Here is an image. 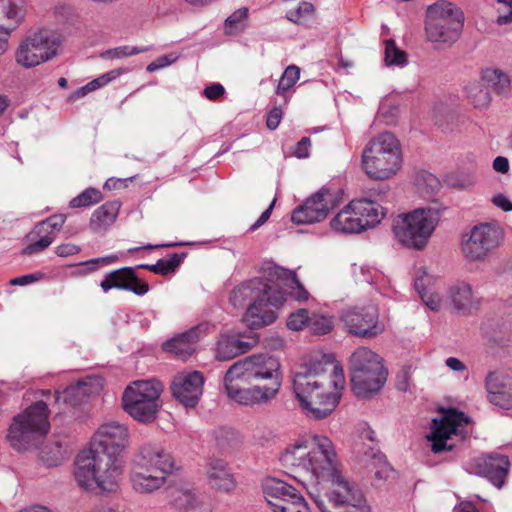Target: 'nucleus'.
<instances>
[{
	"mask_svg": "<svg viewBox=\"0 0 512 512\" xmlns=\"http://www.w3.org/2000/svg\"><path fill=\"white\" fill-rule=\"evenodd\" d=\"M186 253H173L169 259H159L155 264H142L139 267L160 275L173 272L183 261Z\"/></svg>",
	"mask_w": 512,
	"mask_h": 512,
	"instance_id": "nucleus-38",
	"label": "nucleus"
},
{
	"mask_svg": "<svg viewBox=\"0 0 512 512\" xmlns=\"http://www.w3.org/2000/svg\"><path fill=\"white\" fill-rule=\"evenodd\" d=\"M225 93V88L220 83H213L203 90L204 96L209 100H217Z\"/></svg>",
	"mask_w": 512,
	"mask_h": 512,
	"instance_id": "nucleus-60",
	"label": "nucleus"
},
{
	"mask_svg": "<svg viewBox=\"0 0 512 512\" xmlns=\"http://www.w3.org/2000/svg\"><path fill=\"white\" fill-rule=\"evenodd\" d=\"M281 384L280 363L268 354L251 355L235 362L223 377L227 397L243 406L268 404L279 393Z\"/></svg>",
	"mask_w": 512,
	"mask_h": 512,
	"instance_id": "nucleus-2",
	"label": "nucleus"
},
{
	"mask_svg": "<svg viewBox=\"0 0 512 512\" xmlns=\"http://www.w3.org/2000/svg\"><path fill=\"white\" fill-rule=\"evenodd\" d=\"M373 465L375 468L374 475L379 480H386L393 473V469L386 462L385 456L380 452H373Z\"/></svg>",
	"mask_w": 512,
	"mask_h": 512,
	"instance_id": "nucleus-50",
	"label": "nucleus"
},
{
	"mask_svg": "<svg viewBox=\"0 0 512 512\" xmlns=\"http://www.w3.org/2000/svg\"><path fill=\"white\" fill-rule=\"evenodd\" d=\"M22 18L21 0H0V54L7 50L10 33Z\"/></svg>",
	"mask_w": 512,
	"mask_h": 512,
	"instance_id": "nucleus-21",
	"label": "nucleus"
},
{
	"mask_svg": "<svg viewBox=\"0 0 512 512\" xmlns=\"http://www.w3.org/2000/svg\"><path fill=\"white\" fill-rule=\"evenodd\" d=\"M441 216V210L435 206L418 208L399 215L393 224L395 239L409 249H423Z\"/></svg>",
	"mask_w": 512,
	"mask_h": 512,
	"instance_id": "nucleus-7",
	"label": "nucleus"
},
{
	"mask_svg": "<svg viewBox=\"0 0 512 512\" xmlns=\"http://www.w3.org/2000/svg\"><path fill=\"white\" fill-rule=\"evenodd\" d=\"M467 96L476 108H485L490 104L489 90L482 83H472L466 87Z\"/></svg>",
	"mask_w": 512,
	"mask_h": 512,
	"instance_id": "nucleus-40",
	"label": "nucleus"
},
{
	"mask_svg": "<svg viewBox=\"0 0 512 512\" xmlns=\"http://www.w3.org/2000/svg\"><path fill=\"white\" fill-rule=\"evenodd\" d=\"M310 317L306 309H298L289 315L287 327L293 331H300L304 327L309 328Z\"/></svg>",
	"mask_w": 512,
	"mask_h": 512,
	"instance_id": "nucleus-48",
	"label": "nucleus"
},
{
	"mask_svg": "<svg viewBox=\"0 0 512 512\" xmlns=\"http://www.w3.org/2000/svg\"><path fill=\"white\" fill-rule=\"evenodd\" d=\"M284 301V293L268 284L265 296H260L249 305L243 316L244 323L251 329L271 324L276 319V310Z\"/></svg>",
	"mask_w": 512,
	"mask_h": 512,
	"instance_id": "nucleus-15",
	"label": "nucleus"
},
{
	"mask_svg": "<svg viewBox=\"0 0 512 512\" xmlns=\"http://www.w3.org/2000/svg\"><path fill=\"white\" fill-rule=\"evenodd\" d=\"M217 445L224 449L232 445L236 439V432L231 428L221 427L214 431Z\"/></svg>",
	"mask_w": 512,
	"mask_h": 512,
	"instance_id": "nucleus-51",
	"label": "nucleus"
},
{
	"mask_svg": "<svg viewBox=\"0 0 512 512\" xmlns=\"http://www.w3.org/2000/svg\"><path fill=\"white\" fill-rule=\"evenodd\" d=\"M48 405L44 400L34 402V437L46 435L50 430Z\"/></svg>",
	"mask_w": 512,
	"mask_h": 512,
	"instance_id": "nucleus-37",
	"label": "nucleus"
},
{
	"mask_svg": "<svg viewBox=\"0 0 512 512\" xmlns=\"http://www.w3.org/2000/svg\"><path fill=\"white\" fill-rule=\"evenodd\" d=\"M285 504L286 506L276 505V512H311L302 494L300 499H294L292 502Z\"/></svg>",
	"mask_w": 512,
	"mask_h": 512,
	"instance_id": "nucleus-52",
	"label": "nucleus"
},
{
	"mask_svg": "<svg viewBox=\"0 0 512 512\" xmlns=\"http://www.w3.org/2000/svg\"><path fill=\"white\" fill-rule=\"evenodd\" d=\"M268 283L261 279H253L234 288L230 294L229 301L234 307H242L247 301H255L267 293Z\"/></svg>",
	"mask_w": 512,
	"mask_h": 512,
	"instance_id": "nucleus-27",
	"label": "nucleus"
},
{
	"mask_svg": "<svg viewBox=\"0 0 512 512\" xmlns=\"http://www.w3.org/2000/svg\"><path fill=\"white\" fill-rule=\"evenodd\" d=\"M283 112L280 108L274 107L267 116L266 125L270 130H275L282 119Z\"/></svg>",
	"mask_w": 512,
	"mask_h": 512,
	"instance_id": "nucleus-62",
	"label": "nucleus"
},
{
	"mask_svg": "<svg viewBox=\"0 0 512 512\" xmlns=\"http://www.w3.org/2000/svg\"><path fill=\"white\" fill-rule=\"evenodd\" d=\"M95 381L92 379H86L78 381L75 385L69 386L64 391V401L72 404H77L83 401V399L90 394L95 392L93 388Z\"/></svg>",
	"mask_w": 512,
	"mask_h": 512,
	"instance_id": "nucleus-35",
	"label": "nucleus"
},
{
	"mask_svg": "<svg viewBox=\"0 0 512 512\" xmlns=\"http://www.w3.org/2000/svg\"><path fill=\"white\" fill-rule=\"evenodd\" d=\"M510 462L507 456L489 454L480 457L475 463V473L487 478L493 485L501 488L508 474Z\"/></svg>",
	"mask_w": 512,
	"mask_h": 512,
	"instance_id": "nucleus-19",
	"label": "nucleus"
},
{
	"mask_svg": "<svg viewBox=\"0 0 512 512\" xmlns=\"http://www.w3.org/2000/svg\"><path fill=\"white\" fill-rule=\"evenodd\" d=\"M485 386L491 404L503 409L512 408V372H490Z\"/></svg>",
	"mask_w": 512,
	"mask_h": 512,
	"instance_id": "nucleus-17",
	"label": "nucleus"
},
{
	"mask_svg": "<svg viewBox=\"0 0 512 512\" xmlns=\"http://www.w3.org/2000/svg\"><path fill=\"white\" fill-rule=\"evenodd\" d=\"M294 273L289 269H285L277 265H268L264 269V275L267 282L280 287L281 284L287 285L289 281H294Z\"/></svg>",
	"mask_w": 512,
	"mask_h": 512,
	"instance_id": "nucleus-39",
	"label": "nucleus"
},
{
	"mask_svg": "<svg viewBox=\"0 0 512 512\" xmlns=\"http://www.w3.org/2000/svg\"><path fill=\"white\" fill-rule=\"evenodd\" d=\"M163 385L157 379L137 380L128 385L122 395L124 411L142 423L153 422L162 407Z\"/></svg>",
	"mask_w": 512,
	"mask_h": 512,
	"instance_id": "nucleus-9",
	"label": "nucleus"
},
{
	"mask_svg": "<svg viewBox=\"0 0 512 512\" xmlns=\"http://www.w3.org/2000/svg\"><path fill=\"white\" fill-rule=\"evenodd\" d=\"M123 290L131 291L136 295H144L149 290V285L137 278L135 271L133 270V280H130L127 285H121Z\"/></svg>",
	"mask_w": 512,
	"mask_h": 512,
	"instance_id": "nucleus-55",
	"label": "nucleus"
},
{
	"mask_svg": "<svg viewBox=\"0 0 512 512\" xmlns=\"http://www.w3.org/2000/svg\"><path fill=\"white\" fill-rule=\"evenodd\" d=\"M424 304L432 311H440L442 308V299L433 289L429 290L421 296Z\"/></svg>",
	"mask_w": 512,
	"mask_h": 512,
	"instance_id": "nucleus-56",
	"label": "nucleus"
},
{
	"mask_svg": "<svg viewBox=\"0 0 512 512\" xmlns=\"http://www.w3.org/2000/svg\"><path fill=\"white\" fill-rule=\"evenodd\" d=\"M498 2L501 7L499 8L497 23L499 25L512 23V0H498Z\"/></svg>",
	"mask_w": 512,
	"mask_h": 512,
	"instance_id": "nucleus-54",
	"label": "nucleus"
},
{
	"mask_svg": "<svg viewBox=\"0 0 512 512\" xmlns=\"http://www.w3.org/2000/svg\"><path fill=\"white\" fill-rule=\"evenodd\" d=\"M403 163L399 140L390 132L372 138L362 152V168L374 180L396 175Z\"/></svg>",
	"mask_w": 512,
	"mask_h": 512,
	"instance_id": "nucleus-5",
	"label": "nucleus"
},
{
	"mask_svg": "<svg viewBox=\"0 0 512 512\" xmlns=\"http://www.w3.org/2000/svg\"><path fill=\"white\" fill-rule=\"evenodd\" d=\"M350 378L357 397L378 392L386 382L387 371L381 358L367 347H359L350 357Z\"/></svg>",
	"mask_w": 512,
	"mask_h": 512,
	"instance_id": "nucleus-8",
	"label": "nucleus"
},
{
	"mask_svg": "<svg viewBox=\"0 0 512 512\" xmlns=\"http://www.w3.org/2000/svg\"><path fill=\"white\" fill-rule=\"evenodd\" d=\"M342 200L340 190L332 191L322 187L306 201L294 209L291 220L296 224H310L325 219L330 210L336 208Z\"/></svg>",
	"mask_w": 512,
	"mask_h": 512,
	"instance_id": "nucleus-12",
	"label": "nucleus"
},
{
	"mask_svg": "<svg viewBox=\"0 0 512 512\" xmlns=\"http://www.w3.org/2000/svg\"><path fill=\"white\" fill-rule=\"evenodd\" d=\"M505 239L504 229L496 223L474 225L461 237V253L469 263H481L499 249Z\"/></svg>",
	"mask_w": 512,
	"mask_h": 512,
	"instance_id": "nucleus-10",
	"label": "nucleus"
},
{
	"mask_svg": "<svg viewBox=\"0 0 512 512\" xmlns=\"http://www.w3.org/2000/svg\"><path fill=\"white\" fill-rule=\"evenodd\" d=\"M384 61L387 66H404L407 62V55L404 51L396 47L395 42L393 40H387L385 42Z\"/></svg>",
	"mask_w": 512,
	"mask_h": 512,
	"instance_id": "nucleus-44",
	"label": "nucleus"
},
{
	"mask_svg": "<svg viewBox=\"0 0 512 512\" xmlns=\"http://www.w3.org/2000/svg\"><path fill=\"white\" fill-rule=\"evenodd\" d=\"M126 72L124 68H118L111 70L107 73L102 74L101 76L95 78L94 80L87 83V88L90 89L92 92L106 86L113 80L117 79L121 75H123Z\"/></svg>",
	"mask_w": 512,
	"mask_h": 512,
	"instance_id": "nucleus-49",
	"label": "nucleus"
},
{
	"mask_svg": "<svg viewBox=\"0 0 512 512\" xmlns=\"http://www.w3.org/2000/svg\"><path fill=\"white\" fill-rule=\"evenodd\" d=\"M122 474V460H116L91 447L80 451L75 459V480L82 489L89 492H117Z\"/></svg>",
	"mask_w": 512,
	"mask_h": 512,
	"instance_id": "nucleus-3",
	"label": "nucleus"
},
{
	"mask_svg": "<svg viewBox=\"0 0 512 512\" xmlns=\"http://www.w3.org/2000/svg\"><path fill=\"white\" fill-rule=\"evenodd\" d=\"M63 42L56 30L41 29L34 33V67L54 58Z\"/></svg>",
	"mask_w": 512,
	"mask_h": 512,
	"instance_id": "nucleus-23",
	"label": "nucleus"
},
{
	"mask_svg": "<svg viewBox=\"0 0 512 512\" xmlns=\"http://www.w3.org/2000/svg\"><path fill=\"white\" fill-rule=\"evenodd\" d=\"M38 458L46 467L59 465L63 458L62 443L56 439L38 447Z\"/></svg>",
	"mask_w": 512,
	"mask_h": 512,
	"instance_id": "nucleus-33",
	"label": "nucleus"
},
{
	"mask_svg": "<svg viewBox=\"0 0 512 512\" xmlns=\"http://www.w3.org/2000/svg\"><path fill=\"white\" fill-rule=\"evenodd\" d=\"M351 207H354L358 219L361 220L363 230L379 224L385 216L384 208L370 199L352 200Z\"/></svg>",
	"mask_w": 512,
	"mask_h": 512,
	"instance_id": "nucleus-28",
	"label": "nucleus"
},
{
	"mask_svg": "<svg viewBox=\"0 0 512 512\" xmlns=\"http://www.w3.org/2000/svg\"><path fill=\"white\" fill-rule=\"evenodd\" d=\"M205 378L199 371H183L176 374L170 385L172 396L185 407L193 408L203 393Z\"/></svg>",
	"mask_w": 512,
	"mask_h": 512,
	"instance_id": "nucleus-16",
	"label": "nucleus"
},
{
	"mask_svg": "<svg viewBox=\"0 0 512 512\" xmlns=\"http://www.w3.org/2000/svg\"><path fill=\"white\" fill-rule=\"evenodd\" d=\"M469 423L470 419L463 412L454 409L445 412L440 419H433L431 432L427 436L428 441L431 442V450L434 453L452 450L453 444L448 443L451 436L455 435L464 439L467 435L464 426Z\"/></svg>",
	"mask_w": 512,
	"mask_h": 512,
	"instance_id": "nucleus-11",
	"label": "nucleus"
},
{
	"mask_svg": "<svg viewBox=\"0 0 512 512\" xmlns=\"http://www.w3.org/2000/svg\"><path fill=\"white\" fill-rule=\"evenodd\" d=\"M175 469L170 452L158 444L144 443L133 458L130 483L137 493L149 494L161 488Z\"/></svg>",
	"mask_w": 512,
	"mask_h": 512,
	"instance_id": "nucleus-4",
	"label": "nucleus"
},
{
	"mask_svg": "<svg viewBox=\"0 0 512 512\" xmlns=\"http://www.w3.org/2000/svg\"><path fill=\"white\" fill-rule=\"evenodd\" d=\"M207 326L200 324L188 331L177 335L163 344L165 351L175 356L187 359L194 352V345L206 334Z\"/></svg>",
	"mask_w": 512,
	"mask_h": 512,
	"instance_id": "nucleus-24",
	"label": "nucleus"
},
{
	"mask_svg": "<svg viewBox=\"0 0 512 512\" xmlns=\"http://www.w3.org/2000/svg\"><path fill=\"white\" fill-rule=\"evenodd\" d=\"M65 219L63 214H57L36 225L39 239L34 240V252L44 250L53 242L56 232L63 226Z\"/></svg>",
	"mask_w": 512,
	"mask_h": 512,
	"instance_id": "nucleus-29",
	"label": "nucleus"
},
{
	"mask_svg": "<svg viewBox=\"0 0 512 512\" xmlns=\"http://www.w3.org/2000/svg\"><path fill=\"white\" fill-rule=\"evenodd\" d=\"M448 297L454 309L461 312H471L477 309L480 301L474 294L472 286L465 281H459L448 289Z\"/></svg>",
	"mask_w": 512,
	"mask_h": 512,
	"instance_id": "nucleus-26",
	"label": "nucleus"
},
{
	"mask_svg": "<svg viewBox=\"0 0 512 512\" xmlns=\"http://www.w3.org/2000/svg\"><path fill=\"white\" fill-rule=\"evenodd\" d=\"M8 440L18 451H26L32 444V405L27 406L13 418Z\"/></svg>",
	"mask_w": 512,
	"mask_h": 512,
	"instance_id": "nucleus-20",
	"label": "nucleus"
},
{
	"mask_svg": "<svg viewBox=\"0 0 512 512\" xmlns=\"http://www.w3.org/2000/svg\"><path fill=\"white\" fill-rule=\"evenodd\" d=\"M334 327L333 318L323 314H312L309 322V329L314 335H325Z\"/></svg>",
	"mask_w": 512,
	"mask_h": 512,
	"instance_id": "nucleus-42",
	"label": "nucleus"
},
{
	"mask_svg": "<svg viewBox=\"0 0 512 512\" xmlns=\"http://www.w3.org/2000/svg\"><path fill=\"white\" fill-rule=\"evenodd\" d=\"M331 228L339 233H359L363 231L361 220L358 219L351 207V202L346 205L330 222Z\"/></svg>",
	"mask_w": 512,
	"mask_h": 512,
	"instance_id": "nucleus-31",
	"label": "nucleus"
},
{
	"mask_svg": "<svg viewBox=\"0 0 512 512\" xmlns=\"http://www.w3.org/2000/svg\"><path fill=\"white\" fill-rule=\"evenodd\" d=\"M102 200L101 192L96 188H87L78 196L74 197L69 205L71 208H81L96 204Z\"/></svg>",
	"mask_w": 512,
	"mask_h": 512,
	"instance_id": "nucleus-43",
	"label": "nucleus"
},
{
	"mask_svg": "<svg viewBox=\"0 0 512 512\" xmlns=\"http://www.w3.org/2000/svg\"><path fill=\"white\" fill-rule=\"evenodd\" d=\"M149 51V47L143 46H119L115 48L108 49L100 53V57L105 60H114V59H122L134 55H138L144 52Z\"/></svg>",
	"mask_w": 512,
	"mask_h": 512,
	"instance_id": "nucleus-41",
	"label": "nucleus"
},
{
	"mask_svg": "<svg viewBox=\"0 0 512 512\" xmlns=\"http://www.w3.org/2000/svg\"><path fill=\"white\" fill-rule=\"evenodd\" d=\"M129 441V429L124 423L107 421L94 432L89 447L121 460V454L128 447Z\"/></svg>",
	"mask_w": 512,
	"mask_h": 512,
	"instance_id": "nucleus-14",
	"label": "nucleus"
},
{
	"mask_svg": "<svg viewBox=\"0 0 512 512\" xmlns=\"http://www.w3.org/2000/svg\"><path fill=\"white\" fill-rule=\"evenodd\" d=\"M205 475L209 486L220 492H230L236 487L234 476L222 459H209L205 465Z\"/></svg>",
	"mask_w": 512,
	"mask_h": 512,
	"instance_id": "nucleus-25",
	"label": "nucleus"
},
{
	"mask_svg": "<svg viewBox=\"0 0 512 512\" xmlns=\"http://www.w3.org/2000/svg\"><path fill=\"white\" fill-rule=\"evenodd\" d=\"M311 146V140L309 137H303L295 146L294 156L302 159L309 156V149Z\"/></svg>",
	"mask_w": 512,
	"mask_h": 512,
	"instance_id": "nucleus-61",
	"label": "nucleus"
},
{
	"mask_svg": "<svg viewBox=\"0 0 512 512\" xmlns=\"http://www.w3.org/2000/svg\"><path fill=\"white\" fill-rule=\"evenodd\" d=\"M117 259V255H109L105 257L90 259L88 261L82 262L81 265L88 266L89 271H94L97 269L98 265H109L116 262Z\"/></svg>",
	"mask_w": 512,
	"mask_h": 512,
	"instance_id": "nucleus-59",
	"label": "nucleus"
},
{
	"mask_svg": "<svg viewBox=\"0 0 512 512\" xmlns=\"http://www.w3.org/2000/svg\"><path fill=\"white\" fill-rule=\"evenodd\" d=\"M178 512H211L206 504L194 490L181 489L174 497Z\"/></svg>",
	"mask_w": 512,
	"mask_h": 512,
	"instance_id": "nucleus-32",
	"label": "nucleus"
},
{
	"mask_svg": "<svg viewBox=\"0 0 512 512\" xmlns=\"http://www.w3.org/2000/svg\"><path fill=\"white\" fill-rule=\"evenodd\" d=\"M178 59V55L176 53H170L164 56L158 57L156 60L148 64L147 71L148 72H154L161 68L167 67Z\"/></svg>",
	"mask_w": 512,
	"mask_h": 512,
	"instance_id": "nucleus-53",
	"label": "nucleus"
},
{
	"mask_svg": "<svg viewBox=\"0 0 512 512\" xmlns=\"http://www.w3.org/2000/svg\"><path fill=\"white\" fill-rule=\"evenodd\" d=\"M464 14L455 4L439 1L426 11L425 33L428 42L436 49L451 47L461 36Z\"/></svg>",
	"mask_w": 512,
	"mask_h": 512,
	"instance_id": "nucleus-6",
	"label": "nucleus"
},
{
	"mask_svg": "<svg viewBox=\"0 0 512 512\" xmlns=\"http://www.w3.org/2000/svg\"><path fill=\"white\" fill-rule=\"evenodd\" d=\"M314 13V6L310 2H300L298 7L287 12L286 18L296 24L305 22Z\"/></svg>",
	"mask_w": 512,
	"mask_h": 512,
	"instance_id": "nucleus-46",
	"label": "nucleus"
},
{
	"mask_svg": "<svg viewBox=\"0 0 512 512\" xmlns=\"http://www.w3.org/2000/svg\"><path fill=\"white\" fill-rule=\"evenodd\" d=\"M340 320L348 333L362 338H374L385 330L373 305L348 307L342 311Z\"/></svg>",
	"mask_w": 512,
	"mask_h": 512,
	"instance_id": "nucleus-13",
	"label": "nucleus"
},
{
	"mask_svg": "<svg viewBox=\"0 0 512 512\" xmlns=\"http://www.w3.org/2000/svg\"><path fill=\"white\" fill-rule=\"evenodd\" d=\"M492 202L495 206L502 209L505 212L512 211V202L510 199L504 194H497L493 196Z\"/></svg>",
	"mask_w": 512,
	"mask_h": 512,
	"instance_id": "nucleus-64",
	"label": "nucleus"
},
{
	"mask_svg": "<svg viewBox=\"0 0 512 512\" xmlns=\"http://www.w3.org/2000/svg\"><path fill=\"white\" fill-rule=\"evenodd\" d=\"M120 203L117 201L107 202L97 208L90 219V228L95 233L104 232L117 218Z\"/></svg>",
	"mask_w": 512,
	"mask_h": 512,
	"instance_id": "nucleus-30",
	"label": "nucleus"
},
{
	"mask_svg": "<svg viewBox=\"0 0 512 512\" xmlns=\"http://www.w3.org/2000/svg\"><path fill=\"white\" fill-rule=\"evenodd\" d=\"M133 280V268L124 267L108 273L101 281L100 286L104 292H108L112 288L122 289L121 285H127Z\"/></svg>",
	"mask_w": 512,
	"mask_h": 512,
	"instance_id": "nucleus-34",
	"label": "nucleus"
},
{
	"mask_svg": "<svg viewBox=\"0 0 512 512\" xmlns=\"http://www.w3.org/2000/svg\"><path fill=\"white\" fill-rule=\"evenodd\" d=\"M262 490L264 497L273 512H276V505L286 506L294 499H300L301 493L283 480L275 477H268L263 481Z\"/></svg>",
	"mask_w": 512,
	"mask_h": 512,
	"instance_id": "nucleus-22",
	"label": "nucleus"
},
{
	"mask_svg": "<svg viewBox=\"0 0 512 512\" xmlns=\"http://www.w3.org/2000/svg\"><path fill=\"white\" fill-rule=\"evenodd\" d=\"M16 62L25 67H32V39L26 37L19 45L15 53Z\"/></svg>",
	"mask_w": 512,
	"mask_h": 512,
	"instance_id": "nucleus-47",
	"label": "nucleus"
},
{
	"mask_svg": "<svg viewBox=\"0 0 512 512\" xmlns=\"http://www.w3.org/2000/svg\"><path fill=\"white\" fill-rule=\"evenodd\" d=\"M79 251L80 247L71 243L62 244L56 247V254L60 257L75 255Z\"/></svg>",
	"mask_w": 512,
	"mask_h": 512,
	"instance_id": "nucleus-63",
	"label": "nucleus"
},
{
	"mask_svg": "<svg viewBox=\"0 0 512 512\" xmlns=\"http://www.w3.org/2000/svg\"><path fill=\"white\" fill-rule=\"evenodd\" d=\"M288 288L292 290V294L294 298L299 301H306L309 298L308 291L303 287V285L298 280L296 274L294 273V281H289L286 285Z\"/></svg>",
	"mask_w": 512,
	"mask_h": 512,
	"instance_id": "nucleus-57",
	"label": "nucleus"
},
{
	"mask_svg": "<svg viewBox=\"0 0 512 512\" xmlns=\"http://www.w3.org/2000/svg\"><path fill=\"white\" fill-rule=\"evenodd\" d=\"M299 77L300 69L295 65L288 66L279 80L276 93L278 95H284L286 91L294 86Z\"/></svg>",
	"mask_w": 512,
	"mask_h": 512,
	"instance_id": "nucleus-45",
	"label": "nucleus"
},
{
	"mask_svg": "<svg viewBox=\"0 0 512 512\" xmlns=\"http://www.w3.org/2000/svg\"><path fill=\"white\" fill-rule=\"evenodd\" d=\"M482 84L489 90L502 93L509 86L508 76L500 70L487 68L482 72Z\"/></svg>",
	"mask_w": 512,
	"mask_h": 512,
	"instance_id": "nucleus-36",
	"label": "nucleus"
},
{
	"mask_svg": "<svg viewBox=\"0 0 512 512\" xmlns=\"http://www.w3.org/2000/svg\"><path fill=\"white\" fill-rule=\"evenodd\" d=\"M345 377L333 355L300 367L293 377V390L307 417L316 420L329 416L337 407Z\"/></svg>",
	"mask_w": 512,
	"mask_h": 512,
	"instance_id": "nucleus-1",
	"label": "nucleus"
},
{
	"mask_svg": "<svg viewBox=\"0 0 512 512\" xmlns=\"http://www.w3.org/2000/svg\"><path fill=\"white\" fill-rule=\"evenodd\" d=\"M259 341L257 334L250 333L247 336L236 334H221L215 350L216 359L227 361L237 357L240 354L248 352Z\"/></svg>",
	"mask_w": 512,
	"mask_h": 512,
	"instance_id": "nucleus-18",
	"label": "nucleus"
},
{
	"mask_svg": "<svg viewBox=\"0 0 512 512\" xmlns=\"http://www.w3.org/2000/svg\"><path fill=\"white\" fill-rule=\"evenodd\" d=\"M248 16V9L241 7L234 11L226 20L225 24L229 28H236Z\"/></svg>",
	"mask_w": 512,
	"mask_h": 512,
	"instance_id": "nucleus-58",
	"label": "nucleus"
}]
</instances>
